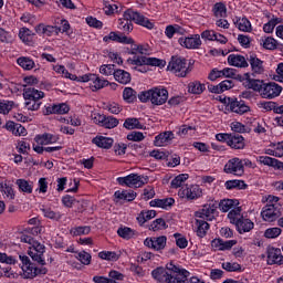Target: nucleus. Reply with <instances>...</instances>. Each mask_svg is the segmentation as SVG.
<instances>
[{
  "mask_svg": "<svg viewBox=\"0 0 283 283\" xmlns=\"http://www.w3.org/2000/svg\"><path fill=\"white\" fill-rule=\"evenodd\" d=\"M154 280L158 283H187L189 271L170 262L166 268L159 266L151 271Z\"/></svg>",
  "mask_w": 283,
  "mask_h": 283,
  "instance_id": "f257e3e1",
  "label": "nucleus"
},
{
  "mask_svg": "<svg viewBox=\"0 0 283 283\" xmlns=\"http://www.w3.org/2000/svg\"><path fill=\"white\" fill-rule=\"evenodd\" d=\"M137 23V25H143L144 28H147L148 30H154V23L149 21L145 15L140 14L138 11H134L132 9H127L122 19H118L117 28L118 30H122L124 34H129L134 30V24Z\"/></svg>",
  "mask_w": 283,
  "mask_h": 283,
  "instance_id": "f03ea898",
  "label": "nucleus"
},
{
  "mask_svg": "<svg viewBox=\"0 0 283 283\" xmlns=\"http://www.w3.org/2000/svg\"><path fill=\"white\" fill-rule=\"evenodd\" d=\"M140 103H151V105L160 106L165 105L169 99V91L164 86L153 87L148 91L140 92L138 94Z\"/></svg>",
  "mask_w": 283,
  "mask_h": 283,
  "instance_id": "7ed1b4c3",
  "label": "nucleus"
},
{
  "mask_svg": "<svg viewBox=\"0 0 283 283\" xmlns=\"http://www.w3.org/2000/svg\"><path fill=\"white\" fill-rule=\"evenodd\" d=\"M167 70L180 78H185V76L191 72L187 64V60L180 56H172L168 63Z\"/></svg>",
  "mask_w": 283,
  "mask_h": 283,
  "instance_id": "20e7f679",
  "label": "nucleus"
},
{
  "mask_svg": "<svg viewBox=\"0 0 283 283\" xmlns=\"http://www.w3.org/2000/svg\"><path fill=\"white\" fill-rule=\"evenodd\" d=\"M216 213H218V201H216L213 198H210L201 209L195 212V218L211 221L216 218Z\"/></svg>",
  "mask_w": 283,
  "mask_h": 283,
  "instance_id": "39448f33",
  "label": "nucleus"
},
{
  "mask_svg": "<svg viewBox=\"0 0 283 283\" xmlns=\"http://www.w3.org/2000/svg\"><path fill=\"white\" fill-rule=\"evenodd\" d=\"M80 83H88L92 92H98V90H103V87H107L109 82L105 78H102L97 74L87 73L77 78Z\"/></svg>",
  "mask_w": 283,
  "mask_h": 283,
  "instance_id": "423d86ee",
  "label": "nucleus"
},
{
  "mask_svg": "<svg viewBox=\"0 0 283 283\" xmlns=\"http://www.w3.org/2000/svg\"><path fill=\"white\" fill-rule=\"evenodd\" d=\"M148 178L145 176H140L138 174H130L126 177H119L117 178L118 185H122L123 187H135V189H138L139 187H143V185H147Z\"/></svg>",
  "mask_w": 283,
  "mask_h": 283,
  "instance_id": "0eeeda50",
  "label": "nucleus"
},
{
  "mask_svg": "<svg viewBox=\"0 0 283 283\" xmlns=\"http://www.w3.org/2000/svg\"><path fill=\"white\" fill-rule=\"evenodd\" d=\"M178 197L184 200H198L202 198V188L198 185H186L179 189Z\"/></svg>",
  "mask_w": 283,
  "mask_h": 283,
  "instance_id": "6e6552de",
  "label": "nucleus"
},
{
  "mask_svg": "<svg viewBox=\"0 0 283 283\" xmlns=\"http://www.w3.org/2000/svg\"><path fill=\"white\" fill-rule=\"evenodd\" d=\"M282 216V207L280 205H265L262 208L261 217L264 222H275Z\"/></svg>",
  "mask_w": 283,
  "mask_h": 283,
  "instance_id": "1a4fd4ad",
  "label": "nucleus"
},
{
  "mask_svg": "<svg viewBox=\"0 0 283 283\" xmlns=\"http://www.w3.org/2000/svg\"><path fill=\"white\" fill-rule=\"evenodd\" d=\"M178 43L186 50H200L202 48V39L200 34H190L188 36H181L178 39Z\"/></svg>",
  "mask_w": 283,
  "mask_h": 283,
  "instance_id": "9d476101",
  "label": "nucleus"
},
{
  "mask_svg": "<svg viewBox=\"0 0 283 283\" xmlns=\"http://www.w3.org/2000/svg\"><path fill=\"white\" fill-rule=\"evenodd\" d=\"M128 65H151L154 67H165L167 62L156 57H133L127 60Z\"/></svg>",
  "mask_w": 283,
  "mask_h": 283,
  "instance_id": "9b49d317",
  "label": "nucleus"
},
{
  "mask_svg": "<svg viewBox=\"0 0 283 283\" xmlns=\"http://www.w3.org/2000/svg\"><path fill=\"white\" fill-rule=\"evenodd\" d=\"M43 253H45V245L41 244L39 241L33 242V244L29 247L28 254L34 262L42 264V266L45 264Z\"/></svg>",
  "mask_w": 283,
  "mask_h": 283,
  "instance_id": "f8f14e48",
  "label": "nucleus"
},
{
  "mask_svg": "<svg viewBox=\"0 0 283 283\" xmlns=\"http://www.w3.org/2000/svg\"><path fill=\"white\" fill-rule=\"evenodd\" d=\"M223 171L226 174H232L233 176H243L244 174V165L242 164V159L234 157L224 165Z\"/></svg>",
  "mask_w": 283,
  "mask_h": 283,
  "instance_id": "ddd939ff",
  "label": "nucleus"
},
{
  "mask_svg": "<svg viewBox=\"0 0 283 283\" xmlns=\"http://www.w3.org/2000/svg\"><path fill=\"white\" fill-rule=\"evenodd\" d=\"M282 94V86L275 82H270L263 84V90L261 92L262 98L273 99L277 98Z\"/></svg>",
  "mask_w": 283,
  "mask_h": 283,
  "instance_id": "4468645a",
  "label": "nucleus"
},
{
  "mask_svg": "<svg viewBox=\"0 0 283 283\" xmlns=\"http://www.w3.org/2000/svg\"><path fill=\"white\" fill-rule=\"evenodd\" d=\"M23 271V277L25 280H33V277H36V275H45L48 273V269L41 266L35 268L33 263H29V265H22Z\"/></svg>",
  "mask_w": 283,
  "mask_h": 283,
  "instance_id": "2eb2a0df",
  "label": "nucleus"
},
{
  "mask_svg": "<svg viewBox=\"0 0 283 283\" xmlns=\"http://www.w3.org/2000/svg\"><path fill=\"white\" fill-rule=\"evenodd\" d=\"M145 247H148V249H154V251H163L165 247H167V237H153L147 238L144 241Z\"/></svg>",
  "mask_w": 283,
  "mask_h": 283,
  "instance_id": "dca6fc26",
  "label": "nucleus"
},
{
  "mask_svg": "<svg viewBox=\"0 0 283 283\" xmlns=\"http://www.w3.org/2000/svg\"><path fill=\"white\" fill-rule=\"evenodd\" d=\"M34 143H36L35 145L39 147H43V145H54V143H59V136L43 133L34 137Z\"/></svg>",
  "mask_w": 283,
  "mask_h": 283,
  "instance_id": "f3484780",
  "label": "nucleus"
},
{
  "mask_svg": "<svg viewBox=\"0 0 283 283\" xmlns=\"http://www.w3.org/2000/svg\"><path fill=\"white\" fill-rule=\"evenodd\" d=\"M36 34H44L45 36H52L53 34H61V27L56 25H46L43 23H40L35 25L34 28Z\"/></svg>",
  "mask_w": 283,
  "mask_h": 283,
  "instance_id": "a211bd4d",
  "label": "nucleus"
},
{
  "mask_svg": "<svg viewBox=\"0 0 283 283\" xmlns=\"http://www.w3.org/2000/svg\"><path fill=\"white\" fill-rule=\"evenodd\" d=\"M228 63L232 67H249V61L248 57H244V55L232 53L228 56Z\"/></svg>",
  "mask_w": 283,
  "mask_h": 283,
  "instance_id": "6ab92c4d",
  "label": "nucleus"
},
{
  "mask_svg": "<svg viewBox=\"0 0 283 283\" xmlns=\"http://www.w3.org/2000/svg\"><path fill=\"white\" fill-rule=\"evenodd\" d=\"M248 62L250 63V67L254 74H263L264 73V62L259 59L258 55L251 53L248 56Z\"/></svg>",
  "mask_w": 283,
  "mask_h": 283,
  "instance_id": "aec40b11",
  "label": "nucleus"
},
{
  "mask_svg": "<svg viewBox=\"0 0 283 283\" xmlns=\"http://www.w3.org/2000/svg\"><path fill=\"white\" fill-rule=\"evenodd\" d=\"M174 139L172 132H165L155 137L154 145L155 147H167V145L171 144Z\"/></svg>",
  "mask_w": 283,
  "mask_h": 283,
  "instance_id": "412c9836",
  "label": "nucleus"
},
{
  "mask_svg": "<svg viewBox=\"0 0 283 283\" xmlns=\"http://www.w3.org/2000/svg\"><path fill=\"white\" fill-rule=\"evenodd\" d=\"M23 98L24 101H41V98H45V93L34 87H25L23 90Z\"/></svg>",
  "mask_w": 283,
  "mask_h": 283,
  "instance_id": "4be33fe9",
  "label": "nucleus"
},
{
  "mask_svg": "<svg viewBox=\"0 0 283 283\" xmlns=\"http://www.w3.org/2000/svg\"><path fill=\"white\" fill-rule=\"evenodd\" d=\"M268 264H283L282 250L277 248L268 249Z\"/></svg>",
  "mask_w": 283,
  "mask_h": 283,
  "instance_id": "5701e85b",
  "label": "nucleus"
},
{
  "mask_svg": "<svg viewBox=\"0 0 283 283\" xmlns=\"http://www.w3.org/2000/svg\"><path fill=\"white\" fill-rule=\"evenodd\" d=\"M256 163L265 165V167H273V169H283V163L269 156H259Z\"/></svg>",
  "mask_w": 283,
  "mask_h": 283,
  "instance_id": "b1692460",
  "label": "nucleus"
},
{
  "mask_svg": "<svg viewBox=\"0 0 283 283\" xmlns=\"http://www.w3.org/2000/svg\"><path fill=\"white\" fill-rule=\"evenodd\" d=\"M229 107L234 114H247L249 106L243 101L228 98Z\"/></svg>",
  "mask_w": 283,
  "mask_h": 283,
  "instance_id": "393cba45",
  "label": "nucleus"
},
{
  "mask_svg": "<svg viewBox=\"0 0 283 283\" xmlns=\"http://www.w3.org/2000/svg\"><path fill=\"white\" fill-rule=\"evenodd\" d=\"M244 137L238 134H230L228 137L227 146L231 149H243L244 148Z\"/></svg>",
  "mask_w": 283,
  "mask_h": 283,
  "instance_id": "a878e982",
  "label": "nucleus"
},
{
  "mask_svg": "<svg viewBox=\"0 0 283 283\" xmlns=\"http://www.w3.org/2000/svg\"><path fill=\"white\" fill-rule=\"evenodd\" d=\"M93 145L99 147L101 149H112V145H114V139L112 137H105L103 135H97L92 139Z\"/></svg>",
  "mask_w": 283,
  "mask_h": 283,
  "instance_id": "bb28decb",
  "label": "nucleus"
},
{
  "mask_svg": "<svg viewBox=\"0 0 283 283\" xmlns=\"http://www.w3.org/2000/svg\"><path fill=\"white\" fill-rule=\"evenodd\" d=\"M195 231L198 238H205L207 231H209L210 226L205 219L195 218Z\"/></svg>",
  "mask_w": 283,
  "mask_h": 283,
  "instance_id": "cd10ccee",
  "label": "nucleus"
},
{
  "mask_svg": "<svg viewBox=\"0 0 283 283\" xmlns=\"http://www.w3.org/2000/svg\"><path fill=\"white\" fill-rule=\"evenodd\" d=\"M6 129H8V132H11L13 136H28V130L25 129V127L14 122H8L6 124Z\"/></svg>",
  "mask_w": 283,
  "mask_h": 283,
  "instance_id": "c85d7f7f",
  "label": "nucleus"
},
{
  "mask_svg": "<svg viewBox=\"0 0 283 283\" xmlns=\"http://www.w3.org/2000/svg\"><path fill=\"white\" fill-rule=\"evenodd\" d=\"M245 77H247L245 87H248V90H253V92H259L262 95V91L264 90V82L261 80L251 78L249 73H245Z\"/></svg>",
  "mask_w": 283,
  "mask_h": 283,
  "instance_id": "c756f323",
  "label": "nucleus"
},
{
  "mask_svg": "<svg viewBox=\"0 0 283 283\" xmlns=\"http://www.w3.org/2000/svg\"><path fill=\"white\" fill-rule=\"evenodd\" d=\"M255 227V223L251 221V219L242 218L240 222L235 226L237 231L239 233H249V231H253V228Z\"/></svg>",
  "mask_w": 283,
  "mask_h": 283,
  "instance_id": "7c9ffc66",
  "label": "nucleus"
},
{
  "mask_svg": "<svg viewBox=\"0 0 283 283\" xmlns=\"http://www.w3.org/2000/svg\"><path fill=\"white\" fill-rule=\"evenodd\" d=\"M176 200L174 198L154 199L149 202L150 207H157L159 209H171Z\"/></svg>",
  "mask_w": 283,
  "mask_h": 283,
  "instance_id": "2f4dec72",
  "label": "nucleus"
},
{
  "mask_svg": "<svg viewBox=\"0 0 283 283\" xmlns=\"http://www.w3.org/2000/svg\"><path fill=\"white\" fill-rule=\"evenodd\" d=\"M261 109L265 112H274V114H283V105H277L275 102H261L259 103Z\"/></svg>",
  "mask_w": 283,
  "mask_h": 283,
  "instance_id": "473e14b6",
  "label": "nucleus"
},
{
  "mask_svg": "<svg viewBox=\"0 0 283 283\" xmlns=\"http://www.w3.org/2000/svg\"><path fill=\"white\" fill-rule=\"evenodd\" d=\"M0 190L7 200H14V198H17L14 189L10 186L8 180L0 181Z\"/></svg>",
  "mask_w": 283,
  "mask_h": 283,
  "instance_id": "72a5a7b5",
  "label": "nucleus"
},
{
  "mask_svg": "<svg viewBox=\"0 0 283 283\" xmlns=\"http://www.w3.org/2000/svg\"><path fill=\"white\" fill-rule=\"evenodd\" d=\"M114 78L115 81H117V83H120L122 85H127V83H132V75L125 70H116L114 72Z\"/></svg>",
  "mask_w": 283,
  "mask_h": 283,
  "instance_id": "f704fd0d",
  "label": "nucleus"
},
{
  "mask_svg": "<svg viewBox=\"0 0 283 283\" xmlns=\"http://www.w3.org/2000/svg\"><path fill=\"white\" fill-rule=\"evenodd\" d=\"M70 112V106L67 104L62 103V104H53L51 106L46 107V114H67Z\"/></svg>",
  "mask_w": 283,
  "mask_h": 283,
  "instance_id": "c9c22d12",
  "label": "nucleus"
},
{
  "mask_svg": "<svg viewBox=\"0 0 283 283\" xmlns=\"http://www.w3.org/2000/svg\"><path fill=\"white\" fill-rule=\"evenodd\" d=\"M15 185L21 193H32L34 190V184L25 179L15 180Z\"/></svg>",
  "mask_w": 283,
  "mask_h": 283,
  "instance_id": "e433bc0d",
  "label": "nucleus"
},
{
  "mask_svg": "<svg viewBox=\"0 0 283 283\" xmlns=\"http://www.w3.org/2000/svg\"><path fill=\"white\" fill-rule=\"evenodd\" d=\"M156 217V210H143L137 214V222L143 227L145 222H149V220H154Z\"/></svg>",
  "mask_w": 283,
  "mask_h": 283,
  "instance_id": "4c0bfd02",
  "label": "nucleus"
},
{
  "mask_svg": "<svg viewBox=\"0 0 283 283\" xmlns=\"http://www.w3.org/2000/svg\"><path fill=\"white\" fill-rule=\"evenodd\" d=\"M114 196L117 200H126V202L136 200V192L134 190H117Z\"/></svg>",
  "mask_w": 283,
  "mask_h": 283,
  "instance_id": "58836bf2",
  "label": "nucleus"
},
{
  "mask_svg": "<svg viewBox=\"0 0 283 283\" xmlns=\"http://www.w3.org/2000/svg\"><path fill=\"white\" fill-rule=\"evenodd\" d=\"M40 211H42L44 218H48L49 220H55L57 222V220H61V218H63V214H61V212H56L48 206H42L40 208Z\"/></svg>",
  "mask_w": 283,
  "mask_h": 283,
  "instance_id": "ea45409f",
  "label": "nucleus"
},
{
  "mask_svg": "<svg viewBox=\"0 0 283 283\" xmlns=\"http://www.w3.org/2000/svg\"><path fill=\"white\" fill-rule=\"evenodd\" d=\"M19 39L21 42L25 43L27 45H30L34 40V33L28 28H22L19 31Z\"/></svg>",
  "mask_w": 283,
  "mask_h": 283,
  "instance_id": "a19ab883",
  "label": "nucleus"
},
{
  "mask_svg": "<svg viewBox=\"0 0 283 283\" xmlns=\"http://www.w3.org/2000/svg\"><path fill=\"white\" fill-rule=\"evenodd\" d=\"M244 218V216H242V209L240 207H237L234 209H232L229 213H228V219L230 221L231 224H234V227H237V224Z\"/></svg>",
  "mask_w": 283,
  "mask_h": 283,
  "instance_id": "79ce46f5",
  "label": "nucleus"
},
{
  "mask_svg": "<svg viewBox=\"0 0 283 283\" xmlns=\"http://www.w3.org/2000/svg\"><path fill=\"white\" fill-rule=\"evenodd\" d=\"M233 207H238V200L234 199H223L219 202V209L222 213H227L234 209Z\"/></svg>",
  "mask_w": 283,
  "mask_h": 283,
  "instance_id": "37998d69",
  "label": "nucleus"
},
{
  "mask_svg": "<svg viewBox=\"0 0 283 283\" xmlns=\"http://www.w3.org/2000/svg\"><path fill=\"white\" fill-rule=\"evenodd\" d=\"M187 180H189V175H187V174L178 175L177 177H175L171 180L170 187H171V189H182V187H185V182H187Z\"/></svg>",
  "mask_w": 283,
  "mask_h": 283,
  "instance_id": "c03bdc74",
  "label": "nucleus"
},
{
  "mask_svg": "<svg viewBox=\"0 0 283 283\" xmlns=\"http://www.w3.org/2000/svg\"><path fill=\"white\" fill-rule=\"evenodd\" d=\"M18 65H20V67H22V70H34L35 67V63L34 60L27 57V56H21L17 60Z\"/></svg>",
  "mask_w": 283,
  "mask_h": 283,
  "instance_id": "a18cd8bd",
  "label": "nucleus"
},
{
  "mask_svg": "<svg viewBox=\"0 0 283 283\" xmlns=\"http://www.w3.org/2000/svg\"><path fill=\"white\" fill-rule=\"evenodd\" d=\"M125 129H143L145 127L136 117L126 118L124 122Z\"/></svg>",
  "mask_w": 283,
  "mask_h": 283,
  "instance_id": "49530a36",
  "label": "nucleus"
},
{
  "mask_svg": "<svg viewBox=\"0 0 283 283\" xmlns=\"http://www.w3.org/2000/svg\"><path fill=\"white\" fill-rule=\"evenodd\" d=\"M212 12L217 19H224L227 17V6L222 2H217L212 8Z\"/></svg>",
  "mask_w": 283,
  "mask_h": 283,
  "instance_id": "de8ad7c7",
  "label": "nucleus"
},
{
  "mask_svg": "<svg viewBox=\"0 0 283 283\" xmlns=\"http://www.w3.org/2000/svg\"><path fill=\"white\" fill-rule=\"evenodd\" d=\"M235 25L241 32H251V30H253L251 27V21H249L247 18L237 19Z\"/></svg>",
  "mask_w": 283,
  "mask_h": 283,
  "instance_id": "09e8293b",
  "label": "nucleus"
},
{
  "mask_svg": "<svg viewBox=\"0 0 283 283\" xmlns=\"http://www.w3.org/2000/svg\"><path fill=\"white\" fill-rule=\"evenodd\" d=\"M61 149H63V146L43 147L33 144V151H35V154H43L44 151H46V154H53V151H61Z\"/></svg>",
  "mask_w": 283,
  "mask_h": 283,
  "instance_id": "8fccbe9b",
  "label": "nucleus"
},
{
  "mask_svg": "<svg viewBox=\"0 0 283 283\" xmlns=\"http://www.w3.org/2000/svg\"><path fill=\"white\" fill-rule=\"evenodd\" d=\"M54 72L56 74H61L63 78H70L71 81H78V76L71 74L69 71L65 70L63 65H55L53 66Z\"/></svg>",
  "mask_w": 283,
  "mask_h": 283,
  "instance_id": "3c124183",
  "label": "nucleus"
},
{
  "mask_svg": "<svg viewBox=\"0 0 283 283\" xmlns=\"http://www.w3.org/2000/svg\"><path fill=\"white\" fill-rule=\"evenodd\" d=\"M260 43L264 50H277V40H275V38H263Z\"/></svg>",
  "mask_w": 283,
  "mask_h": 283,
  "instance_id": "603ef678",
  "label": "nucleus"
},
{
  "mask_svg": "<svg viewBox=\"0 0 283 283\" xmlns=\"http://www.w3.org/2000/svg\"><path fill=\"white\" fill-rule=\"evenodd\" d=\"M205 90V84L200 83L199 81L190 82L188 84V92L190 94H202Z\"/></svg>",
  "mask_w": 283,
  "mask_h": 283,
  "instance_id": "864d4df0",
  "label": "nucleus"
},
{
  "mask_svg": "<svg viewBox=\"0 0 283 283\" xmlns=\"http://www.w3.org/2000/svg\"><path fill=\"white\" fill-rule=\"evenodd\" d=\"M117 235H119V238H123L124 240H132V238L136 235V232L132 228L123 227L118 228Z\"/></svg>",
  "mask_w": 283,
  "mask_h": 283,
  "instance_id": "5fc2aeb1",
  "label": "nucleus"
},
{
  "mask_svg": "<svg viewBox=\"0 0 283 283\" xmlns=\"http://www.w3.org/2000/svg\"><path fill=\"white\" fill-rule=\"evenodd\" d=\"M165 229H167V222L163 218L156 219L149 226L150 231H165Z\"/></svg>",
  "mask_w": 283,
  "mask_h": 283,
  "instance_id": "6e6d98bb",
  "label": "nucleus"
},
{
  "mask_svg": "<svg viewBox=\"0 0 283 283\" xmlns=\"http://www.w3.org/2000/svg\"><path fill=\"white\" fill-rule=\"evenodd\" d=\"M281 22V18H272L268 23L263 25V32H265L266 34L273 33V30H275V25H279V23Z\"/></svg>",
  "mask_w": 283,
  "mask_h": 283,
  "instance_id": "4d7b16f0",
  "label": "nucleus"
},
{
  "mask_svg": "<svg viewBox=\"0 0 283 283\" xmlns=\"http://www.w3.org/2000/svg\"><path fill=\"white\" fill-rule=\"evenodd\" d=\"M24 106L29 112H39L41 109V101L39 99H24Z\"/></svg>",
  "mask_w": 283,
  "mask_h": 283,
  "instance_id": "13d9d810",
  "label": "nucleus"
},
{
  "mask_svg": "<svg viewBox=\"0 0 283 283\" xmlns=\"http://www.w3.org/2000/svg\"><path fill=\"white\" fill-rule=\"evenodd\" d=\"M123 98L126 103H134V101H136V91L132 87H125L123 91Z\"/></svg>",
  "mask_w": 283,
  "mask_h": 283,
  "instance_id": "bf43d9fd",
  "label": "nucleus"
},
{
  "mask_svg": "<svg viewBox=\"0 0 283 283\" xmlns=\"http://www.w3.org/2000/svg\"><path fill=\"white\" fill-rule=\"evenodd\" d=\"M14 107V102L2 99L0 101V114H10L12 112V108Z\"/></svg>",
  "mask_w": 283,
  "mask_h": 283,
  "instance_id": "052dcab7",
  "label": "nucleus"
},
{
  "mask_svg": "<svg viewBox=\"0 0 283 283\" xmlns=\"http://www.w3.org/2000/svg\"><path fill=\"white\" fill-rule=\"evenodd\" d=\"M247 187V184H244V181L242 180H228L226 181V189H244Z\"/></svg>",
  "mask_w": 283,
  "mask_h": 283,
  "instance_id": "680f3d73",
  "label": "nucleus"
},
{
  "mask_svg": "<svg viewBox=\"0 0 283 283\" xmlns=\"http://www.w3.org/2000/svg\"><path fill=\"white\" fill-rule=\"evenodd\" d=\"M280 235H282V229L280 228H269L264 231V238H268V240L280 238Z\"/></svg>",
  "mask_w": 283,
  "mask_h": 283,
  "instance_id": "e2e57ef3",
  "label": "nucleus"
},
{
  "mask_svg": "<svg viewBox=\"0 0 283 283\" xmlns=\"http://www.w3.org/2000/svg\"><path fill=\"white\" fill-rule=\"evenodd\" d=\"M174 238H175L176 244L179 249H187V247H189V241L187 240V237H185L180 233H175Z\"/></svg>",
  "mask_w": 283,
  "mask_h": 283,
  "instance_id": "0e129e2a",
  "label": "nucleus"
},
{
  "mask_svg": "<svg viewBox=\"0 0 283 283\" xmlns=\"http://www.w3.org/2000/svg\"><path fill=\"white\" fill-rule=\"evenodd\" d=\"M98 258H101V260H107L109 262H116V260H118V255L116 254V252L112 251H102L98 253Z\"/></svg>",
  "mask_w": 283,
  "mask_h": 283,
  "instance_id": "69168bd1",
  "label": "nucleus"
},
{
  "mask_svg": "<svg viewBox=\"0 0 283 283\" xmlns=\"http://www.w3.org/2000/svg\"><path fill=\"white\" fill-rule=\"evenodd\" d=\"M177 129V134L181 136V138L185 136H189V134H193V132H196V128L190 125H181Z\"/></svg>",
  "mask_w": 283,
  "mask_h": 283,
  "instance_id": "338daca9",
  "label": "nucleus"
},
{
  "mask_svg": "<svg viewBox=\"0 0 283 283\" xmlns=\"http://www.w3.org/2000/svg\"><path fill=\"white\" fill-rule=\"evenodd\" d=\"M116 72V69L113 64H103L99 67V74H103L104 76H114V73Z\"/></svg>",
  "mask_w": 283,
  "mask_h": 283,
  "instance_id": "774afa93",
  "label": "nucleus"
}]
</instances>
